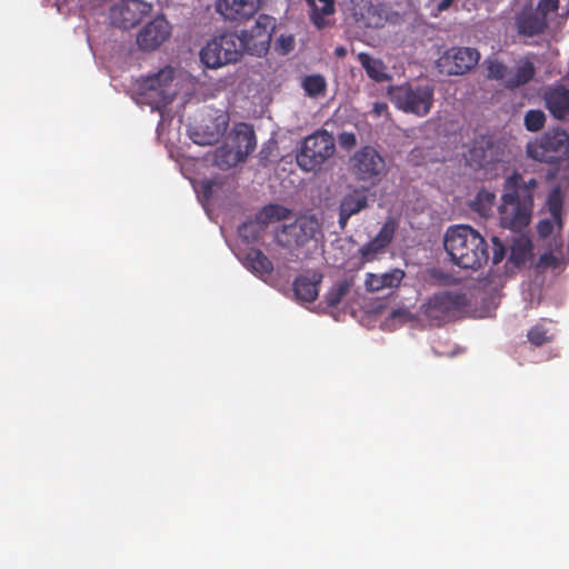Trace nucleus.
<instances>
[{
    "mask_svg": "<svg viewBox=\"0 0 569 569\" xmlns=\"http://www.w3.org/2000/svg\"><path fill=\"white\" fill-rule=\"evenodd\" d=\"M537 186L535 178L525 181L517 172L506 179L502 202L498 208L503 228L521 230L529 224L533 209V191Z\"/></svg>",
    "mask_w": 569,
    "mask_h": 569,
    "instance_id": "obj_1",
    "label": "nucleus"
},
{
    "mask_svg": "<svg viewBox=\"0 0 569 569\" xmlns=\"http://www.w3.org/2000/svg\"><path fill=\"white\" fill-rule=\"evenodd\" d=\"M443 246L452 263L463 269L477 270L489 260L485 238L467 224L449 227L443 237Z\"/></svg>",
    "mask_w": 569,
    "mask_h": 569,
    "instance_id": "obj_2",
    "label": "nucleus"
},
{
    "mask_svg": "<svg viewBox=\"0 0 569 569\" xmlns=\"http://www.w3.org/2000/svg\"><path fill=\"white\" fill-rule=\"evenodd\" d=\"M336 140L326 129H317L307 136L298 151L296 162L305 172H319L336 154Z\"/></svg>",
    "mask_w": 569,
    "mask_h": 569,
    "instance_id": "obj_3",
    "label": "nucleus"
},
{
    "mask_svg": "<svg viewBox=\"0 0 569 569\" xmlns=\"http://www.w3.org/2000/svg\"><path fill=\"white\" fill-rule=\"evenodd\" d=\"M200 61L209 69H219L241 59V41L237 32H224L208 41L199 52Z\"/></svg>",
    "mask_w": 569,
    "mask_h": 569,
    "instance_id": "obj_4",
    "label": "nucleus"
},
{
    "mask_svg": "<svg viewBox=\"0 0 569 569\" xmlns=\"http://www.w3.org/2000/svg\"><path fill=\"white\" fill-rule=\"evenodd\" d=\"M468 305L467 295L459 291H441L432 295L421 306V313L432 327H440Z\"/></svg>",
    "mask_w": 569,
    "mask_h": 569,
    "instance_id": "obj_5",
    "label": "nucleus"
},
{
    "mask_svg": "<svg viewBox=\"0 0 569 569\" xmlns=\"http://www.w3.org/2000/svg\"><path fill=\"white\" fill-rule=\"evenodd\" d=\"M435 89L429 84L406 83L391 90L395 104L407 113L427 116L433 106Z\"/></svg>",
    "mask_w": 569,
    "mask_h": 569,
    "instance_id": "obj_6",
    "label": "nucleus"
},
{
    "mask_svg": "<svg viewBox=\"0 0 569 569\" xmlns=\"http://www.w3.org/2000/svg\"><path fill=\"white\" fill-rule=\"evenodd\" d=\"M483 67L488 79L500 81L510 90L527 84L536 74V67L530 60L520 61L515 69H510L498 58L490 56L483 61Z\"/></svg>",
    "mask_w": 569,
    "mask_h": 569,
    "instance_id": "obj_7",
    "label": "nucleus"
},
{
    "mask_svg": "<svg viewBox=\"0 0 569 569\" xmlns=\"http://www.w3.org/2000/svg\"><path fill=\"white\" fill-rule=\"evenodd\" d=\"M256 147V134L251 128L246 126L244 129L237 132L234 144L223 143L216 149L213 163L221 170H228L246 161Z\"/></svg>",
    "mask_w": 569,
    "mask_h": 569,
    "instance_id": "obj_8",
    "label": "nucleus"
},
{
    "mask_svg": "<svg viewBox=\"0 0 569 569\" xmlns=\"http://www.w3.org/2000/svg\"><path fill=\"white\" fill-rule=\"evenodd\" d=\"M527 153L539 162H559L569 153V134L562 129L548 131L540 140L528 144Z\"/></svg>",
    "mask_w": 569,
    "mask_h": 569,
    "instance_id": "obj_9",
    "label": "nucleus"
},
{
    "mask_svg": "<svg viewBox=\"0 0 569 569\" xmlns=\"http://www.w3.org/2000/svg\"><path fill=\"white\" fill-rule=\"evenodd\" d=\"M350 169L358 181L376 186L386 171V161L373 147L365 146L350 158Z\"/></svg>",
    "mask_w": 569,
    "mask_h": 569,
    "instance_id": "obj_10",
    "label": "nucleus"
},
{
    "mask_svg": "<svg viewBox=\"0 0 569 569\" xmlns=\"http://www.w3.org/2000/svg\"><path fill=\"white\" fill-rule=\"evenodd\" d=\"M273 29L274 19L268 14H260L249 30L238 33L241 41V56L243 52L257 57L267 54Z\"/></svg>",
    "mask_w": 569,
    "mask_h": 569,
    "instance_id": "obj_11",
    "label": "nucleus"
},
{
    "mask_svg": "<svg viewBox=\"0 0 569 569\" xmlns=\"http://www.w3.org/2000/svg\"><path fill=\"white\" fill-rule=\"evenodd\" d=\"M229 124V116L224 111L208 109L201 114L200 122L190 127L191 140L200 146L216 143L224 134Z\"/></svg>",
    "mask_w": 569,
    "mask_h": 569,
    "instance_id": "obj_12",
    "label": "nucleus"
},
{
    "mask_svg": "<svg viewBox=\"0 0 569 569\" xmlns=\"http://www.w3.org/2000/svg\"><path fill=\"white\" fill-rule=\"evenodd\" d=\"M137 48L132 49L126 61L127 68L119 76V86L128 94L137 106L142 104V71L139 62L140 52L142 51V29L137 32Z\"/></svg>",
    "mask_w": 569,
    "mask_h": 569,
    "instance_id": "obj_13",
    "label": "nucleus"
},
{
    "mask_svg": "<svg viewBox=\"0 0 569 569\" xmlns=\"http://www.w3.org/2000/svg\"><path fill=\"white\" fill-rule=\"evenodd\" d=\"M174 69L167 66L157 73L144 77V104H169L177 96L173 87Z\"/></svg>",
    "mask_w": 569,
    "mask_h": 569,
    "instance_id": "obj_14",
    "label": "nucleus"
},
{
    "mask_svg": "<svg viewBox=\"0 0 569 569\" xmlns=\"http://www.w3.org/2000/svg\"><path fill=\"white\" fill-rule=\"evenodd\" d=\"M479 59L480 53L477 49L457 47L445 51L437 60V67L441 73L459 76L470 71Z\"/></svg>",
    "mask_w": 569,
    "mask_h": 569,
    "instance_id": "obj_15",
    "label": "nucleus"
},
{
    "mask_svg": "<svg viewBox=\"0 0 569 569\" xmlns=\"http://www.w3.org/2000/svg\"><path fill=\"white\" fill-rule=\"evenodd\" d=\"M320 226L317 219L300 217L290 224H284L277 233V241L283 247H302L319 232Z\"/></svg>",
    "mask_w": 569,
    "mask_h": 569,
    "instance_id": "obj_16",
    "label": "nucleus"
},
{
    "mask_svg": "<svg viewBox=\"0 0 569 569\" xmlns=\"http://www.w3.org/2000/svg\"><path fill=\"white\" fill-rule=\"evenodd\" d=\"M397 226L395 219H387L377 236L359 249L362 263L375 261L385 252L395 238Z\"/></svg>",
    "mask_w": 569,
    "mask_h": 569,
    "instance_id": "obj_17",
    "label": "nucleus"
},
{
    "mask_svg": "<svg viewBox=\"0 0 569 569\" xmlns=\"http://www.w3.org/2000/svg\"><path fill=\"white\" fill-rule=\"evenodd\" d=\"M289 214L290 210L283 206H264L259 212L256 213L253 221L246 222L239 228V233L247 240H249L250 238L252 240H256L259 237V232L253 231L256 226H258L260 229H263L271 222L287 219Z\"/></svg>",
    "mask_w": 569,
    "mask_h": 569,
    "instance_id": "obj_18",
    "label": "nucleus"
},
{
    "mask_svg": "<svg viewBox=\"0 0 569 569\" xmlns=\"http://www.w3.org/2000/svg\"><path fill=\"white\" fill-rule=\"evenodd\" d=\"M260 4L261 0H217L216 10L226 20L242 22L252 18Z\"/></svg>",
    "mask_w": 569,
    "mask_h": 569,
    "instance_id": "obj_19",
    "label": "nucleus"
},
{
    "mask_svg": "<svg viewBox=\"0 0 569 569\" xmlns=\"http://www.w3.org/2000/svg\"><path fill=\"white\" fill-rule=\"evenodd\" d=\"M467 160L477 169H492L500 161L499 148L490 138L482 137L473 142Z\"/></svg>",
    "mask_w": 569,
    "mask_h": 569,
    "instance_id": "obj_20",
    "label": "nucleus"
},
{
    "mask_svg": "<svg viewBox=\"0 0 569 569\" xmlns=\"http://www.w3.org/2000/svg\"><path fill=\"white\" fill-rule=\"evenodd\" d=\"M110 19L113 26L121 29H131L142 19V1L122 0L110 9Z\"/></svg>",
    "mask_w": 569,
    "mask_h": 569,
    "instance_id": "obj_21",
    "label": "nucleus"
},
{
    "mask_svg": "<svg viewBox=\"0 0 569 569\" xmlns=\"http://www.w3.org/2000/svg\"><path fill=\"white\" fill-rule=\"evenodd\" d=\"M368 207V197L363 190L358 188L346 193L340 200L338 223L345 229L349 219Z\"/></svg>",
    "mask_w": 569,
    "mask_h": 569,
    "instance_id": "obj_22",
    "label": "nucleus"
},
{
    "mask_svg": "<svg viewBox=\"0 0 569 569\" xmlns=\"http://www.w3.org/2000/svg\"><path fill=\"white\" fill-rule=\"evenodd\" d=\"M172 27L163 16L144 24V51L156 50L171 36Z\"/></svg>",
    "mask_w": 569,
    "mask_h": 569,
    "instance_id": "obj_23",
    "label": "nucleus"
},
{
    "mask_svg": "<svg viewBox=\"0 0 569 569\" xmlns=\"http://www.w3.org/2000/svg\"><path fill=\"white\" fill-rule=\"evenodd\" d=\"M405 276V271L399 268L391 269L383 273L368 272L365 279V288L368 292L397 289Z\"/></svg>",
    "mask_w": 569,
    "mask_h": 569,
    "instance_id": "obj_24",
    "label": "nucleus"
},
{
    "mask_svg": "<svg viewBox=\"0 0 569 569\" xmlns=\"http://www.w3.org/2000/svg\"><path fill=\"white\" fill-rule=\"evenodd\" d=\"M239 259L246 269L262 280L272 274L273 264L260 249L250 248Z\"/></svg>",
    "mask_w": 569,
    "mask_h": 569,
    "instance_id": "obj_25",
    "label": "nucleus"
},
{
    "mask_svg": "<svg viewBox=\"0 0 569 569\" xmlns=\"http://www.w3.org/2000/svg\"><path fill=\"white\" fill-rule=\"evenodd\" d=\"M546 106L556 119L562 120L569 113V89L562 84L549 88L545 93Z\"/></svg>",
    "mask_w": 569,
    "mask_h": 569,
    "instance_id": "obj_26",
    "label": "nucleus"
},
{
    "mask_svg": "<svg viewBox=\"0 0 569 569\" xmlns=\"http://www.w3.org/2000/svg\"><path fill=\"white\" fill-rule=\"evenodd\" d=\"M321 274H313L312 278L307 276H299L293 281V292L299 300L312 302L317 299L319 293V284L321 282Z\"/></svg>",
    "mask_w": 569,
    "mask_h": 569,
    "instance_id": "obj_27",
    "label": "nucleus"
},
{
    "mask_svg": "<svg viewBox=\"0 0 569 569\" xmlns=\"http://www.w3.org/2000/svg\"><path fill=\"white\" fill-rule=\"evenodd\" d=\"M532 243L528 238H516L510 246L508 262L512 263L516 268L525 266L529 257L532 254Z\"/></svg>",
    "mask_w": 569,
    "mask_h": 569,
    "instance_id": "obj_28",
    "label": "nucleus"
},
{
    "mask_svg": "<svg viewBox=\"0 0 569 569\" xmlns=\"http://www.w3.org/2000/svg\"><path fill=\"white\" fill-rule=\"evenodd\" d=\"M546 27V20L535 13L521 14L517 19L518 32L527 37H533L542 33Z\"/></svg>",
    "mask_w": 569,
    "mask_h": 569,
    "instance_id": "obj_29",
    "label": "nucleus"
},
{
    "mask_svg": "<svg viewBox=\"0 0 569 569\" xmlns=\"http://www.w3.org/2000/svg\"><path fill=\"white\" fill-rule=\"evenodd\" d=\"M358 60L370 79L377 82H382L388 79V76L385 72V66L380 60L373 59L366 52H360L358 54Z\"/></svg>",
    "mask_w": 569,
    "mask_h": 569,
    "instance_id": "obj_30",
    "label": "nucleus"
},
{
    "mask_svg": "<svg viewBox=\"0 0 569 569\" xmlns=\"http://www.w3.org/2000/svg\"><path fill=\"white\" fill-rule=\"evenodd\" d=\"M358 6L359 8H355L353 12L356 20L363 23L366 27H378L381 17L378 14V10L371 1L360 0Z\"/></svg>",
    "mask_w": 569,
    "mask_h": 569,
    "instance_id": "obj_31",
    "label": "nucleus"
},
{
    "mask_svg": "<svg viewBox=\"0 0 569 569\" xmlns=\"http://www.w3.org/2000/svg\"><path fill=\"white\" fill-rule=\"evenodd\" d=\"M353 286V278H346L342 280H339L332 284V287L328 290V292L325 295V301L328 307L335 308L342 299L346 297V295L350 291V289Z\"/></svg>",
    "mask_w": 569,
    "mask_h": 569,
    "instance_id": "obj_32",
    "label": "nucleus"
},
{
    "mask_svg": "<svg viewBox=\"0 0 569 569\" xmlns=\"http://www.w3.org/2000/svg\"><path fill=\"white\" fill-rule=\"evenodd\" d=\"M301 87L309 98L325 97L327 93L326 78L319 73L306 76Z\"/></svg>",
    "mask_w": 569,
    "mask_h": 569,
    "instance_id": "obj_33",
    "label": "nucleus"
},
{
    "mask_svg": "<svg viewBox=\"0 0 569 569\" xmlns=\"http://www.w3.org/2000/svg\"><path fill=\"white\" fill-rule=\"evenodd\" d=\"M496 203V194L486 189L479 190L476 198L471 202V209L481 217H489Z\"/></svg>",
    "mask_w": 569,
    "mask_h": 569,
    "instance_id": "obj_34",
    "label": "nucleus"
},
{
    "mask_svg": "<svg viewBox=\"0 0 569 569\" xmlns=\"http://www.w3.org/2000/svg\"><path fill=\"white\" fill-rule=\"evenodd\" d=\"M312 12L311 21L320 29L325 26V17L335 12L333 0H313L310 1Z\"/></svg>",
    "mask_w": 569,
    "mask_h": 569,
    "instance_id": "obj_35",
    "label": "nucleus"
},
{
    "mask_svg": "<svg viewBox=\"0 0 569 569\" xmlns=\"http://www.w3.org/2000/svg\"><path fill=\"white\" fill-rule=\"evenodd\" d=\"M547 203H548L549 212H550L551 217L555 219V221L557 222V228L560 231L562 229L561 214H562L563 201H562L561 189L559 186L552 188V190L550 191V193L548 196Z\"/></svg>",
    "mask_w": 569,
    "mask_h": 569,
    "instance_id": "obj_36",
    "label": "nucleus"
},
{
    "mask_svg": "<svg viewBox=\"0 0 569 569\" xmlns=\"http://www.w3.org/2000/svg\"><path fill=\"white\" fill-rule=\"evenodd\" d=\"M527 338L535 347H541L551 341L552 335L543 323H537L528 331Z\"/></svg>",
    "mask_w": 569,
    "mask_h": 569,
    "instance_id": "obj_37",
    "label": "nucleus"
},
{
    "mask_svg": "<svg viewBox=\"0 0 569 569\" xmlns=\"http://www.w3.org/2000/svg\"><path fill=\"white\" fill-rule=\"evenodd\" d=\"M525 128L530 132L541 130L546 123L545 112L538 109H531L526 112L523 119Z\"/></svg>",
    "mask_w": 569,
    "mask_h": 569,
    "instance_id": "obj_38",
    "label": "nucleus"
},
{
    "mask_svg": "<svg viewBox=\"0 0 569 569\" xmlns=\"http://www.w3.org/2000/svg\"><path fill=\"white\" fill-rule=\"evenodd\" d=\"M559 264H560V260L558 257H556L551 252H545L543 254H541L539 257L538 262H537V268L538 269H547V268L556 269L559 267Z\"/></svg>",
    "mask_w": 569,
    "mask_h": 569,
    "instance_id": "obj_39",
    "label": "nucleus"
},
{
    "mask_svg": "<svg viewBox=\"0 0 569 569\" xmlns=\"http://www.w3.org/2000/svg\"><path fill=\"white\" fill-rule=\"evenodd\" d=\"M556 226L557 222L553 218L540 220L537 224V232L540 238H548L553 232Z\"/></svg>",
    "mask_w": 569,
    "mask_h": 569,
    "instance_id": "obj_40",
    "label": "nucleus"
},
{
    "mask_svg": "<svg viewBox=\"0 0 569 569\" xmlns=\"http://www.w3.org/2000/svg\"><path fill=\"white\" fill-rule=\"evenodd\" d=\"M505 254H506V247L503 246V243L500 241L499 238L493 237L492 238V257H491L492 263L498 264L499 262H501L502 259L505 258Z\"/></svg>",
    "mask_w": 569,
    "mask_h": 569,
    "instance_id": "obj_41",
    "label": "nucleus"
},
{
    "mask_svg": "<svg viewBox=\"0 0 569 569\" xmlns=\"http://www.w3.org/2000/svg\"><path fill=\"white\" fill-rule=\"evenodd\" d=\"M339 142L341 147L350 149L357 143L356 134L353 132H342L339 134Z\"/></svg>",
    "mask_w": 569,
    "mask_h": 569,
    "instance_id": "obj_42",
    "label": "nucleus"
},
{
    "mask_svg": "<svg viewBox=\"0 0 569 569\" xmlns=\"http://www.w3.org/2000/svg\"><path fill=\"white\" fill-rule=\"evenodd\" d=\"M371 112L377 118L389 116V107L386 102H375Z\"/></svg>",
    "mask_w": 569,
    "mask_h": 569,
    "instance_id": "obj_43",
    "label": "nucleus"
},
{
    "mask_svg": "<svg viewBox=\"0 0 569 569\" xmlns=\"http://www.w3.org/2000/svg\"><path fill=\"white\" fill-rule=\"evenodd\" d=\"M453 1H455V0H441V1L438 3V6H437V10H438L439 12H442V11H445V10L449 9V8L452 6Z\"/></svg>",
    "mask_w": 569,
    "mask_h": 569,
    "instance_id": "obj_44",
    "label": "nucleus"
},
{
    "mask_svg": "<svg viewBox=\"0 0 569 569\" xmlns=\"http://www.w3.org/2000/svg\"><path fill=\"white\" fill-rule=\"evenodd\" d=\"M408 313L409 312L406 309H397V310H392L391 317L392 318H397V317H400V316H406Z\"/></svg>",
    "mask_w": 569,
    "mask_h": 569,
    "instance_id": "obj_45",
    "label": "nucleus"
},
{
    "mask_svg": "<svg viewBox=\"0 0 569 569\" xmlns=\"http://www.w3.org/2000/svg\"><path fill=\"white\" fill-rule=\"evenodd\" d=\"M335 54H336L337 57H339V58H342V57H345V56L347 54V50H346V48H345V47H341V46H340V47H337V48L335 49Z\"/></svg>",
    "mask_w": 569,
    "mask_h": 569,
    "instance_id": "obj_46",
    "label": "nucleus"
},
{
    "mask_svg": "<svg viewBox=\"0 0 569 569\" xmlns=\"http://www.w3.org/2000/svg\"><path fill=\"white\" fill-rule=\"evenodd\" d=\"M212 188V184L210 181H207L203 186L204 192H210Z\"/></svg>",
    "mask_w": 569,
    "mask_h": 569,
    "instance_id": "obj_47",
    "label": "nucleus"
},
{
    "mask_svg": "<svg viewBox=\"0 0 569 569\" xmlns=\"http://www.w3.org/2000/svg\"><path fill=\"white\" fill-rule=\"evenodd\" d=\"M555 246L558 250H560L562 247V241L560 239H555Z\"/></svg>",
    "mask_w": 569,
    "mask_h": 569,
    "instance_id": "obj_48",
    "label": "nucleus"
},
{
    "mask_svg": "<svg viewBox=\"0 0 569 569\" xmlns=\"http://www.w3.org/2000/svg\"><path fill=\"white\" fill-rule=\"evenodd\" d=\"M143 7H144V9H146L147 7H148V8H151V4H149V3L144 2V3H143Z\"/></svg>",
    "mask_w": 569,
    "mask_h": 569,
    "instance_id": "obj_49",
    "label": "nucleus"
}]
</instances>
